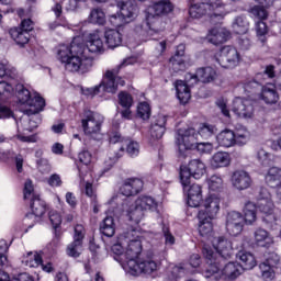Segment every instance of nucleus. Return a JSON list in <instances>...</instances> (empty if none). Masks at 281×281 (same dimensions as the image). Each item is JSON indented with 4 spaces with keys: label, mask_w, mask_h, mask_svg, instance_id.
<instances>
[{
    "label": "nucleus",
    "mask_w": 281,
    "mask_h": 281,
    "mask_svg": "<svg viewBox=\"0 0 281 281\" xmlns=\"http://www.w3.org/2000/svg\"><path fill=\"white\" fill-rule=\"evenodd\" d=\"M104 52V42L100 35L93 34L90 36L88 44H85L82 37H74L70 45H60L57 50V58L65 65L67 71H81L85 74L93 67V58L90 53L100 54Z\"/></svg>",
    "instance_id": "obj_1"
},
{
    "label": "nucleus",
    "mask_w": 281,
    "mask_h": 281,
    "mask_svg": "<svg viewBox=\"0 0 281 281\" xmlns=\"http://www.w3.org/2000/svg\"><path fill=\"white\" fill-rule=\"evenodd\" d=\"M212 245L217 252H214L210 246H204L202 249V254L209 265L205 271V278L218 273V271H221V260H227V258H232L234 254L232 241L225 237H214Z\"/></svg>",
    "instance_id": "obj_2"
},
{
    "label": "nucleus",
    "mask_w": 281,
    "mask_h": 281,
    "mask_svg": "<svg viewBox=\"0 0 281 281\" xmlns=\"http://www.w3.org/2000/svg\"><path fill=\"white\" fill-rule=\"evenodd\" d=\"M216 78V70L212 67L199 68L193 74L186 75V82L183 80L176 81L177 98L181 104H188L190 102V87H194L198 82H212Z\"/></svg>",
    "instance_id": "obj_3"
},
{
    "label": "nucleus",
    "mask_w": 281,
    "mask_h": 281,
    "mask_svg": "<svg viewBox=\"0 0 281 281\" xmlns=\"http://www.w3.org/2000/svg\"><path fill=\"white\" fill-rule=\"evenodd\" d=\"M212 21H223L229 11H227L223 0H209L207 2L191 3L189 8V14L192 19H201L207 14Z\"/></svg>",
    "instance_id": "obj_4"
},
{
    "label": "nucleus",
    "mask_w": 281,
    "mask_h": 281,
    "mask_svg": "<svg viewBox=\"0 0 281 281\" xmlns=\"http://www.w3.org/2000/svg\"><path fill=\"white\" fill-rule=\"evenodd\" d=\"M172 12V3L168 0H159L148 8L147 25L149 26L148 34H159L166 30V25L161 22V19L155 16H161Z\"/></svg>",
    "instance_id": "obj_5"
},
{
    "label": "nucleus",
    "mask_w": 281,
    "mask_h": 281,
    "mask_svg": "<svg viewBox=\"0 0 281 281\" xmlns=\"http://www.w3.org/2000/svg\"><path fill=\"white\" fill-rule=\"evenodd\" d=\"M111 207H113V214H124L128 216V220L136 225L142 223L145 211L137 206V204L131 203V199H122V195H114L110 201Z\"/></svg>",
    "instance_id": "obj_6"
},
{
    "label": "nucleus",
    "mask_w": 281,
    "mask_h": 281,
    "mask_svg": "<svg viewBox=\"0 0 281 281\" xmlns=\"http://www.w3.org/2000/svg\"><path fill=\"white\" fill-rule=\"evenodd\" d=\"M199 142V134L194 127L179 128L176 133V145L180 157H188V150H194Z\"/></svg>",
    "instance_id": "obj_7"
},
{
    "label": "nucleus",
    "mask_w": 281,
    "mask_h": 281,
    "mask_svg": "<svg viewBox=\"0 0 281 281\" xmlns=\"http://www.w3.org/2000/svg\"><path fill=\"white\" fill-rule=\"evenodd\" d=\"M104 122V116L99 113L86 111L83 119L81 120L82 128L85 135L91 139H100L102 137V124Z\"/></svg>",
    "instance_id": "obj_8"
},
{
    "label": "nucleus",
    "mask_w": 281,
    "mask_h": 281,
    "mask_svg": "<svg viewBox=\"0 0 281 281\" xmlns=\"http://www.w3.org/2000/svg\"><path fill=\"white\" fill-rule=\"evenodd\" d=\"M125 244L124 261L123 262H137L139 254H142V240L139 239V231L131 228L125 232Z\"/></svg>",
    "instance_id": "obj_9"
},
{
    "label": "nucleus",
    "mask_w": 281,
    "mask_h": 281,
    "mask_svg": "<svg viewBox=\"0 0 281 281\" xmlns=\"http://www.w3.org/2000/svg\"><path fill=\"white\" fill-rule=\"evenodd\" d=\"M117 7L120 8V14L110 16V22L114 27H122L124 23L135 21V19H137V14H139V8L131 1L119 2Z\"/></svg>",
    "instance_id": "obj_10"
},
{
    "label": "nucleus",
    "mask_w": 281,
    "mask_h": 281,
    "mask_svg": "<svg viewBox=\"0 0 281 281\" xmlns=\"http://www.w3.org/2000/svg\"><path fill=\"white\" fill-rule=\"evenodd\" d=\"M205 175V164L201 159H193L188 167L180 168V181L182 187L188 188L193 179H201Z\"/></svg>",
    "instance_id": "obj_11"
},
{
    "label": "nucleus",
    "mask_w": 281,
    "mask_h": 281,
    "mask_svg": "<svg viewBox=\"0 0 281 281\" xmlns=\"http://www.w3.org/2000/svg\"><path fill=\"white\" fill-rule=\"evenodd\" d=\"M121 266L123 267L126 273L130 276H142L145 273L146 276H150V273H155L157 270V262L153 259H147L144 261H127L122 262Z\"/></svg>",
    "instance_id": "obj_12"
},
{
    "label": "nucleus",
    "mask_w": 281,
    "mask_h": 281,
    "mask_svg": "<svg viewBox=\"0 0 281 281\" xmlns=\"http://www.w3.org/2000/svg\"><path fill=\"white\" fill-rule=\"evenodd\" d=\"M215 60L224 69H232L240 63V54L234 46H224Z\"/></svg>",
    "instance_id": "obj_13"
},
{
    "label": "nucleus",
    "mask_w": 281,
    "mask_h": 281,
    "mask_svg": "<svg viewBox=\"0 0 281 281\" xmlns=\"http://www.w3.org/2000/svg\"><path fill=\"white\" fill-rule=\"evenodd\" d=\"M31 210L32 213H27L26 216L24 217V225L29 227V229H32L36 222L45 214L46 212V206L45 202L41 200L38 196H33L31 200Z\"/></svg>",
    "instance_id": "obj_14"
},
{
    "label": "nucleus",
    "mask_w": 281,
    "mask_h": 281,
    "mask_svg": "<svg viewBox=\"0 0 281 281\" xmlns=\"http://www.w3.org/2000/svg\"><path fill=\"white\" fill-rule=\"evenodd\" d=\"M233 113L237 115V117H243L244 120H251L254 117V101L251 99H245L237 97L233 101Z\"/></svg>",
    "instance_id": "obj_15"
},
{
    "label": "nucleus",
    "mask_w": 281,
    "mask_h": 281,
    "mask_svg": "<svg viewBox=\"0 0 281 281\" xmlns=\"http://www.w3.org/2000/svg\"><path fill=\"white\" fill-rule=\"evenodd\" d=\"M273 201L271 200H259L257 203V209L260 213H262V221L268 225L270 229H276L278 223V218L276 217V214H273L274 210Z\"/></svg>",
    "instance_id": "obj_16"
},
{
    "label": "nucleus",
    "mask_w": 281,
    "mask_h": 281,
    "mask_svg": "<svg viewBox=\"0 0 281 281\" xmlns=\"http://www.w3.org/2000/svg\"><path fill=\"white\" fill-rule=\"evenodd\" d=\"M82 240H85V227L82 225L75 226L74 241L67 246L66 252L70 258H79L82 254Z\"/></svg>",
    "instance_id": "obj_17"
},
{
    "label": "nucleus",
    "mask_w": 281,
    "mask_h": 281,
    "mask_svg": "<svg viewBox=\"0 0 281 281\" xmlns=\"http://www.w3.org/2000/svg\"><path fill=\"white\" fill-rule=\"evenodd\" d=\"M144 188V181L139 178H127L123 181L120 188V194L116 196H122V199H128V196H135L139 194L140 190Z\"/></svg>",
    "instance_id": "obj_18"
},
{
    "label": "nucleus",
    "mask_w": 281,
    "mask_h": 281,
    "mask_svg": "<svg viewBox=\"0 0 281 281\" xmlns=\"http://www.w3.org/2000/svg\"><path fill=\"white\" fill-rule=\"evenodd\" d=\"M245 227V217L243 214L232 211L226 217V231L231 236H238Z\"/></svg>",
    "instance_id": "obj_19"
},
{
    "label": "nucleus",
    "mask_w": 281,
    "mask_h": 281,
    "mask_svg": "<svg viewBox=\"0 0 281 281\" xmlns=\"http://www.w3.org/2000/svg\"><path fill=\"white\" fill-rule=\"evenodd\" d=\"M126 82L121 77H117L113 74V71L108 70L105 77L99 85L100 91H105L106 93H115L117 91V87H124Z\"/></svg>",
    "instance_id": "obj_20"
},
{
    "label": "nucleus",
    "mask_w": 281,
    "mask_h": 281,
    "mask_svg": "<svg viewBox=\"0 0 281 281\" xmlns=\"http://www.w3.org/2000/svg\"><path fill=\"white\" fill-rule=\"evenodd\" d=\"M254 183V179H251V175L246 170L239 169L233 172L232 176V186L235 190L243 192V190H249Z\"/></svg>",
    "instance_id": "obj_21"
},
{
    "label": "nucleus",
    "mask_w": 281,
    "mask_h": 281,
    "mask_svg": "<svg viewBox=\"0 0 281 281\" xmlns=\"http://www.w3.org/2000/svg\"><path fill=\"white\" fill-rule=\"evenodd\" d=\"M221 210V199L214 194H211L202 202V209L199 212H203L206 218H216Z\"/></svg>",
    "instance_id": "obj_22"
},
{
    "label": "nucleus",
    "mask_w": 281,
    "mask_h": 281,
    "mask_svg": "<svg viewBox=\"0 0 281 281\" xmlns=\"http://www.w3.org/2000/svg\"><path fill=\"white\" fill-rule=\"evenodd\" d=\"M261 100L266 104H276L280 100V94L278 93V88L273 83H267L261 88Z\"/></svg>",
    "instance_id": "obj_23"
},
{
    "label": "nucleus",
    "mask_w": 281,
    "mask_h": 281,
    "mask_svg": "<svg viewBox=\"0 0 281 281\" xmlns=\"http://www.w3.org/2000/svg\"><path fill=\"white\" fill-rule=\"evenodd\" d=\"M220 271H222V274L228 280H236V278H238L243 271H245L243 266H240L238 262H228L223 267L220 261Z\"/></svg>",
    "instance_id": "obj_24"
},
{
    "label": "nucleus",
    "mask_w": 281,
    "mask_h": 281,
    "mask_svg": "<svg viewBox=\"0 0 281 281\" xmlns=\"http://www.w3.org/2000/svg\"><path fill=\"white\" fill-rule=\"evenodd\" d=\"M254 240L257 247H271V245H273V237L271 234L267 232V229L260 227L254 232Z\"/></svg>",
    "instance_id": "obj_25"
},
{
    "label": "nucleus",
    "mask_w": 281,
    "mask_h": 281,
    "mask_svg": "<svg viewBox=\"0 0 281 281\" xmlns=\"http://www.w3.org/2000/svg\"><path fill=\"white\" fill-rule=\"evenodd\" d=\"M166 122H168L166 115H158L150 128L151 139H161L164 137V133H166Z\"/></svg>",
    "instance_id": "obj_26"
},
{
    "label": "nucleus",
    "mask_w": 281,
    "mask_h": 281,
    "mask_svg": "<svg viewBox=\"0 0 281 281\" xmlns=\"http://www.w3.org/2000/svg\"><path fill=\"white\" fill-rule=\"evenodd\" d=\"M265 181L269 188H280L281 186V168L270 167L265 176Z\"/></svg>",
    "instance_id": "obj_27"
},
{
    "label": "nucleus",
    "mask_w": 281,
    "mask_h": 281,
    "mask_svg": "<svg viewBox=\"0 0 281 281\" xmlns=\"http://www.w3.org/2000/svg\"><path fill=\"white\" fill-rule=\"evenodd\" d=\"M26 106H29V109L24 110L26 115H36V113H41L45 109V99L35 95L26 103Z\"/></svg>",
    "instance_id": "obj_28"
},
{
    "label": "nucleus",
    "mask_w": 281,
    "mask_h": 281,
    "mask_svg": "<svg viewBox=\"0 0 281 281\" xmlns=\"http://www.w3.org/2000/svg\"><path fill=\"white\" fill-rule=\"evenodd\" d=\"M229 33L223 29H212L207 34L209 43L221 45L227 41Z\"/></svg>",
    "instance_id": "obj_29"
},
{
    "label": "nucleus",
    "mask_w": 281,
    "mask_h": 281,
    "mask_svg": "<svg viewBox=\"0 0 281 281\" xmlns=\"http://www.w3.org/2000/svg\"><path fill=\"white\" fill-rule=\"evenodd\" d=\"M216 139L220 146H223L224 148H232V146L236 145V136L232 130L222 131Z\"/></svg>",
    "instance_id": "obj_30"
},
{
    "label": "nucleus",
    "mask_w": 281,
    "mask_h": 281,
    "mask_svg": "<svg viewBox=\"0 0 281 281\" xmlns=\"http://www.w3.org/2000/svg\"><path fill=\"white\" fill-rule=\"evenodd\" d=\"M210 164L211 168L214 169L227 168V166H229V154L225 151H217L212 156Z\"/></svg>",
    "instance_id": "obj_31"
},
{
    "label": "nucleus",
    "mask_w": 281,
    "mask_h": 281,
    "mask_svg": "<svg viewBox=\"0 0 281 281\" xmlns=\"http://www.w3.org/2000/svg\"><path fill=\"white\" fill-rule=\"evenodd\" d=\"M135 204L140 207L143 212H156L158 203L153 199V196L142 195L136 199Z\"/></svg>",
    "instance_id": "obj_32"
},
{
    "label": "nucleus",
    "mask_w": 281,
    "mask_h": 281,
    "mask_svg": "<svg viewBox=\"0 0 281 281\" xmlns=\"http://www.w3.org/2000/svg\"><path fill=\"white\" fill-rule=\"evenodd\" d=\"M198 220H199V234L202 236H207V234H211L212 232V217H205V213L203 211L198 213Z\"/></svg>",
    "instance_id": "obj_33"
},
{
    "label": "nucleus",
    "mask_w": 281,
    "mask_h": 281,
    "mask_svg": "<svg viewBox=\"0 0 281 281\" xmlns=\"http://www.w3.org/2000/svg\"><path fill=\"white\" fill-rule=\"evenodd\" d=\"M105 43L110 49H115L122 45V33L116 30L105 31Z\"/></svg>",
    "instance_id": "obj_34"
},
{
    "label": "nucleus",
    "mask_w": 281,
    "mask_h": 281,
    "mask_svg": "<svg viewBox=\"0 0 281 281\" xmlns=\"http://www.w3.org/2000/svg\"><path fill=\"white\" fill-rule=\"evenodd\" d=\"M237 258L240 260V267L244 271H249L256 267V257L251 252L241 250L237 254Z\"/></svg>",
    "instance_id": "obj_35"
},
{
    "label": "nucleus",
    "mask_w": 281,
    "mask_h": 281,
    "mask_svg": "<svg viewBox=\"0 0 281 281\" xmlns=\"http://www.w3.org/2000/svg\"><path fill=\"white\" fill-rule=\"evenodd\" d=\"M9 34L18 45H27L30 43V33L23 31V29L13 27L9 31Z\"/></svg>",
    "instance_id": "obj_36"
},
{
    "label": "nucleus",
    "mask_w": 281,
    "mask_h": 281,
    "mask_svg": "<svg viewBox=\"0 0 281 281\" xmlns=\"http://www.w3.org/2000/svg\"><path fill=\"white\" fill-rule=\"evenodd\" d=\"M86 1V0H63L61 2H56L54 7H52V12H54L56 19H60L63 14V5L66 7V10H74L78 2Z\"/></svg>",
    "instance_id": "obj_37"
},
{
    "label": "nucleus",
    "mask_w": 281,
    "mask_h": 281,
    "mask_svg": "<svg viewBox=\"0 0 281 281\" xmlns=\"http://www.w3.org/2000/svg\"><path fill=\"white\" fill-rule=\"evenodd\" d=\"M100 232L101 234H103V236H106L108 238H112V236H115V222L113 217L108 216L101 222Z\"/></svg>",
    "instance_id": "obj_38"
},
{
    "label": "nucleus",
    "mask_w": 281,
    "mask_h": 281,
    "mask_svg": "<svg viewBox=\"0 0 281 281\" xmlns=\"http://www.w3.org/2000/svg\"><path fill=\"white\" fill-rule=\"evenodd\" d=\"M183 54H186V45L180 44L177 47L175 56L170 58V64L172 67H175V69H183V67H186V64L181 58Z\"/></svg>",
    "instance_id": "obj_39"
},
{
    "label": "nucleus",
    "mask_w": 281,
    "mask_h": 281,
    "mask_svg": "<svg viewBox=\"0 0 281 281\" xmlns=\"http://www.w3.org/2000/svg\"><path fill=\"white\" fill-rule=\"evenodd\" d=\"M216 126L202 123L199 127L198 132V139H210V137H214L216 135Z\"/></svg>",
    "instance_id": "obj_40"
},
{
    "label": "nucleus",
    "mask_w": 281,
    "mask_h": 281,
    "mask_svg": "<svg viewBox=\"0 0 281 281\" xmlns=\"http://www.w3.org/2000/svg\"><path fill=\"white\" fill-rule=\"evenodd\" d=\"M244 223L251 225L256 223V204L247 202L244 206Z\"/></svg>",
    "instance_id": "obj_41"
},
{
    "label": "nucleus",
    "mask_w": 281,
    "mask_h": 281,
    "mask_svg": "<svg viewBox=\"0 0 281 281\" xmlns=\"http://www.w3.org/2000/svg\"><path fill=\"white\" fill-rule=\"evenodd\" d=\"M127 243L128 239H126L125 233H123L119 238V243L112 246L113 254H115L116 256H121V260H124L125 258L124 251H126Z\"/></svg>",
    "instance_id": "obj_42"
},
{
    "label": "nucleus",
    "mask_w": 281,
    "mask_h": 281,
    "mask_svg": "<svg viewBox=\"0 0 281 281\" xmlns=\"http://www.w3.org/2000/svg\"><path fill=\"white\" fill-rule=\"evenodd\" d=\"M42 259L43 258L41 257V255H38V252L29 251L26 256H24V258L22 259V262H24L26 267L38 268Z\"/></svg>",
    "instance_id": "obj_43"
},
{
    "label": "nucleus",
    "mask_w": 281,
    "mask_h": 281,
    "mask_svg": "<svg viewBox=\"0 0 281 281\" xmlns=\"http://www.w3.org/2000/svg\"><path fill=\"white\" fill-rule=\"evenodd\" d=\"M233 30H235L236 34H247L249 31V22L243 16H237L233 22Z\"/></svg>",
    "instance_id": "obj_44"
},
{
    "label": "nucleus",
    "mask_w": 281,
    "mask_h": 281,
    "mask_svg": "<svg viewBox=\"0 0 281 281\" xmlns=\"http://www.w3.org/2000/svg\"><path fill=\"white\" fill-rule=\"evenodd\" d=\"M90 23L97 24V25H104L106 23V18L104 15V11L101 9H94L91 11L89 15Z\"/></svg>",
    "instance_id": "obj_45"
},
{
    "label": "nucleus",
    "mask_w": 281,
    "mask_h": 281,
    "mask_svg": "<svg viewBox=\"0 0 281 281\" xmlns=\"http://www.w3.org/2000/svg\"><path fill=\"white\" fill-rule=\"evenodd\" d=\"M234 136L237 146H245L249 142V131L247 128L237 130L234 132Z\"/></svg>",
    "instance_id": "obj_46"
},
{
    "label": "nucleus",
    "mask_w": 281,
    "mask_h": 281,
    "mask_svg": "<svg viewBox=\"0 0 281 281\" xmlns=\"http://www.w3.org/2000/svg\"><path fill=\"white\" fill-rule=\"evenodd\" d=\"M256 32H257V36H258V40L261 43V45H266L267 44V33H268L267 23H265L262 21L257 22Z\"/></svg>",
    "instance_id": "obj_47"
},
{
    "label": "nucleus",
    "mask_w": 281,
    "mask_h": 281,
    "mask_svg": "<svg viewBox=\"0 0 281 281\" xmlns=\"http://www.w3.org/2000/svg\"><path fill=\"white\" fill-rule=\"evenodd\" d=\"M259 269L261 271V278L263 280H271L276 272L273 271V266L269 265L267 261H263L259 265Z\"/></svg>",
    "instance_id": "obj_48"
},
{
    "label": "nucleus",
    "mask_w": 281,
    "mask_h": 281,
    "mask_svg": "<svg viewBox=\"0 0 281 281\" xmlns=\"http://www.w3.org/2000/svg\"><path fill=\"white\" fill-rule=\"evenodd\" d=\"M261 85L260 82L256 81V80H249L246 81L243 86V90L245 93H247V95H254V93H256V91L261 89Z\"/></svg>",
    "instance_id": "obj_49"
},
{
    "label": "nucleus",
    "mask_w": 281,
    "mask_h": 281,
    "mask_svg": "<svg viewBox=\"0 0 281 281\" xmlns=\"http://www.w3.org/2000/svg\"><path fill=\"white\" fill-rule=\"evenodd\" d=\"M16 91H18V98L22 104H27L29 101L32 99V95L30 94V90H27L25 86L18 85Z\"/></svg>",
    "instance_id": "obj_50"
},
{
    "label": "nucleus",
    "mask_w": 281,
    "mask_h": 281,
    "mask_svg": "<svg viewBox=\"0 0 281 281\" xmlns=\"http://www.w3.org/2000/svg\"><path fill=\"white\" fill-rule=\"evenodd\" d=\"M119 104H121L123 109H131V106H133V97L128 92H120Z\"/></svg>",
    "instance_id": "obj_51"
},
{
    "label": "nucleus",
    "mask_w": 281,
    "mask_h": 281,
    "mask_svg": "<svg viewBox=\"0 0 281 281\" xmlns=\"http://www.w3.org/2000/svg\"><path fill=\"white\" fill-rule=\"evenodd\" d=\"M137 116L140 117V120H150V105L147 102L138 104Z\"/></svg>",
    "instance_id": "obj_52"
},
{
    "label": "nucleus",
    "mask_w": 281,
    "mask_h": 281,
    "mask_svg": "<svg viewBox=\"0 0 281 281\" xmlns=\"http://www.w3.org/2000/svg\"><path fill=\"white\" fill-rule=\"evenodd\" d=\"M209 188L211 192H218L220 190L223 189V178L220 176H212L209 180Z\"/></svg>",
    "instance_id": "obj_53"
},
{
    "label": "nucleus",
    "mask_w": 281,
    "mask_h": 281,
    "mask_svg": "<svg viewBox=\"0 0 281 281\" xmlns=\"http://www.w3.org/2000/svg\"><path fill=\"white\" fill-rule=\"evenodd\" d=\"M37 170L42 172V175H47L52 172V165H49V160L47 158H40L36 160Z\"/></svg>",
    "instance_id": "obj_54"
},
{
    "label": "nucleus",
    "mask_w": 281,
    "mask_h": 281,
    "mask_svg": "<svg viewBox=\"0 0 281 281\" xmlns=\"http://www.w3.org/2000/svg\"><path fill=\"white\" fill-rule=\"evenodd\" d=\"M194 149H196L199 153L210 155L212 150H214V145L212 143H199V140L195 143Z\"/></svg>",
    "instance_id": "obj_55"
},
{
    "label": "nucleus",
    "mask_w": 281,
    "mask_h": 281,
    "mask_svg": "<svg viewBox=\"0 0 281 281\" xmlns=\"http://www.w3.org/2000/svg\"><path fill=\"white\" fill-rule=\"evenodd\" d=\"M267 7H260V5H255L251 9V13L254 16H257V19H260L261 21H265L269 16V13L267 12Z\"/></svg>",
    "instance_id": "obj_56"
},
{
    "label": "nucleus",
    "mask_w": 281,
    "mask_h": 281,
    "mask_svg": "<svg viewBox=\"0 0 281 281\" xmlns=\"http://www.w3.org/2000/svg\"><path fill=\"white\" fill-rule=\"evenodd\" d=\"M187 203L189 205V207H200L201 203H203V194L200 195H188V200Z\"/></svg>",
    "instance_id": "obj_57"
},
{
    "label": "nucleus",
    "mask_w": 281,
    "mask_h": 281,
    "mask_svg": "<svg viewBox=\"0 0 281 281\" xmlns=\"http://www.w3.org/2000/svg\"><path fill=\"white\" fill-rule=\"evenodd\" d=\"M48 216L54 229L60 227V223H63V217L60 216V213H57L56 211H50Z\"/></svg>",
    "instance_id": "obj_58"
},
{
    "label": "nucleus",
    "mask_w": 281,
    "mask_h": 281,
    "mask_svg": "<svg viewBox=\"0 0 281 281\" xmlns=\"http://www.w3.org/2000/svg\"><path fill=\"white\" fill-rule=\"evenodd\" d=\"M184 192H188V196L193 195H201L202 189L200 184L193 183L192 186L188 184L187 187H183Z\"/></svg>",
    "instance_id": "obj_59"
},
{
    "label": "nucleus",
    "mask_w": 281,
    "mask_h": 281,
    "mask_svg": "<svg viewBox=\"0 0 281 281\" xmlns=\"http://www.w3.org/2000/svg\"><path fill=\"white\" fill-rule=\"evenodd\" d=\"M265 262L270 265V267H278V265L280 263V256H278V254L276 252H268L265 255Z\"/></svg>",
    "instance_id": "obj_60"
},
{
    "label": "nucleus",
    "mask_w": 281,
    "mask_h": 281,
    "mask_svg": "<svg viewBox=\"0 0 281 281\" xmlns=\"http://www.w3.org/2000/svg\"><path fill=\"white\" fill-rule=\"evenodd\" d=\"M126 151L130 157H137V155H139V143L131 140L127 144Z\"/></svg>",
    "instance_id": "obj_61"
},
{
    "label": "nucleus",
    "mask_w": 281,
    "mask_h": 281,
    "mask_svg": "<svg viewBox=\"0 0 281 281\" xmlns=\"http://www.w3.org/2000/svg\"><path fill=\"white\" fill-rule=\"evenodd\" d=\"M162 234L165 236V245H175V236L170 233V228L168 226L162 225Z\"/></svg>",
    "instance_id": "obj_62"
},
{
    "label": "nucleus",
    "mask_w": 281,
    "mask_h": 281,
    "mask_svg": "<svg viewBox=\"0 0 281 281\" xmlns=\"http://www.w3.org/2000/svg\"><path fill=\"white\" fill-rule=\"evenodd\" d=\"M124 155V146H119L117 150H115V147L110 151V161L111 164H115L120 157Z\"/></svg>",
    "instance_id": "obj_63"
},
{
    "label": "nucleus",
    "mask_w": 281,
    "mask_h": 281,
    "mask_svg": "<svg viewBox=\"0 0 281 281\" xmlns=\"http://www.w3.org/2000/svg\"><path fill=\"white\" fill-rule=\"evenodd\" d=\"M14 91L12 85L7 81H0V95H10Z\"/></svg>",
    "instance_id": "obj_64"
}]
</instances>
